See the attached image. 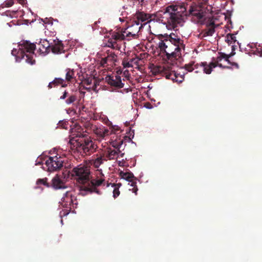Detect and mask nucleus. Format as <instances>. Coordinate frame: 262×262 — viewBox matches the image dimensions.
<instances>
[{
  "label": "nucleus",
  "mask_w": 262,
  "mask_h": 262,
  "mask_svg": "<svg viewBox=\"0 0 262 262\" xmlns=\"http://www.w3.org/2000/svg\"><path fill=\"white\" fill-rule=\"evenodd\" d=\"M77 99V97L74 94L70 95L68 99L66 100V103L67 104H70L74 103Z\"/></svg>",
  "instance_id": "obj_31"
},
{
  "label": "nucleus",
  "mask_w": 262,
  "mask_h": 262,
  "mask_svg": "<svg viewBox=\"0 0 262 262\" xmlns=\"http://www.w3.org/2000/svg\"><path fill=\"white\" fill-rule=\"evenodd\" d=\"M231 13H232L231 11H230L229 10L227 11L226 13H225V19H229L230 22H231L230 17L231 16Z\"/></svg>",
  "instance_id": "obj_38"
},
{
  "label": "nucleus",
  "mask_w": 262,
  "mask_h": 262,
  "mask_svg": "<svg viewBox=\"0 0 262 262\" xmlns=\"http://www.w3.org/2000/svg\"><path fill=\"white\" fill-rule=\"evenodd\" d=\"M163 76H165L167 79H170L173 82L181 83L184 79V74H180L174 70H172L169 67H163L159 70Z\"/></svg>",
  "instance_id": "obj_7"
},
{
  "label": "nucleus",
  "mask_w": 262,
  "mask_h": 262,
  "mask_svg": "<svg viewBox=\"0 0 262 262\" xmlns=\"http://www.w3.org/2000/svg\"><path fill=\"white\" fill-rule=\"evenodd\" d=\"M120 143L119 146H121V144L123 143V141H122H122H121L120 142V143Z\"/></svg>",
  "instance_id": "obj_49"
},
{
  "label": "nucleus",
  "mask_w": 262,
  "mask_h": 262,
  "mask_svg": "<svg viewBox=\"0 0 262 262\" xmlns=\"http://www.w3.org/2000/svg\"><path fill=\"white\" fill-rule=\"evenodd\" d=\"M118 130H119V128L118 126H117L116 127H113L112 132H113L114 133H116V132Z\"/></svg>",
  "instance_id": "obj_45"
},
{
  "label": "nucleus",
  "mask_w": 262,
  "mask_h": 262,
  "mask_svg": "<svg viewBox=\"0 0 262 262\" xmlns=\"http://www.w3.org/2000/svg\"><path fill=\"white\" fill-rule=\"evenodd\" d=\"M61 84L62 87L65 88V87L67 86V84L64 83V82L62 84Z\"/></svg>",
  "instance_id": "obj_47"
},
{
  "label": "nucleus",
  "mask_w": 262,
  "mask_h": 262,
  "mask_svg": "<svg viewBox=\"0 0 262 262\" xmlns=\"http://www.w3.org/2000/svg\"><path fill=\"white\" fill-rule=\"evenodd\" d=\"M37 185L42 184L47 187H50V183L48 182V179L47 178L43 179H39L36 181Z\"/></svg>",
  "instance_id": "obj_30"
},
{
  "label": "nucleus",
  "mask_w": 262,
  "mask_h": 262,
  "mask_svg": "<svg viewBox=\"0 0 262 262\" xmlns=\"http://www.w3.org/2000/svg\"><path fill=\"white\" fill-rule=\"evenodd\" d=\"M76 129L72 132L73 137L70 142L82 156H90L98 148L97 144L83 132L76 131Z\"/></svg>",
  "instance_id": "obj_3"
},
{
  "label": "nucleus",
  "mask_w": 262,
  "mask_h": 262,
  "mask_svg": "<svg viewBox=\"0 0 262 262\" xmlns=\"http://www.w3.org/2000/svg\"><path fill=\"white\" fill-rule=\"evenodd\" d=\"M105 82L112 86L121 89L124 86V83L122 82L121 78L118 75H108L105 77Z\"/></svg>",
  "instance_id": "obj_13"
},
{
  "label": "nucleus",
  "mask_w": 262,
  "mask_h": 262,
  "mask_svg": "<svg viewBox=\"0 0 262 262\" xmlns=\"http://www.w3.org/2000/svg\"><path fill=\"white\" fill-rule=\"evenodd\" d=\"M50 187L55 190L65 189L67 188L64 181L62 180L58 174H56L52 178L50 184Z\"/></svg>",
  "instance_id": "obj_15"
},
{
  "label": "nucleus",
  "mask_w": 262,
  "mask_h": 262,
  "mask_svg": "<svg viewBox=\"0 0 262 262\" xmlns=\"http://www.w3.org/2000/svg\"><path fill=\"white\" fill-rule=\"evenodd\" d=\"M137 180V179L135 177H134L133 179H130V180L128 181V184L130 185V186L133 187V188L132 189L133 192L135 193L136 194H137V191L138 190V187L136 185Z\"/></svg>",
  "instance_id": "obj_26"
},
{
  "label": "nucleus",
  "mask_w": 262,
  "mask_h": 262,
  "mask_svg": "<svg viewBox=\"0 0 262 262\" xmlns=\"http://www.w3.org/2000/svg\"><path fill=\"white\" fill-rule=\"evenodd\" d=\"M119 176L121 178L125 179L127 181H128L130 179H133V178L134 177L133 173H132L131 172H124L123 171H121L119 172Z\"/></svg>",
  "instance_id": "obj_25"
},
{
  "label": "nucleus",
  "mask_w": 262,
  "mask_h": 262,
  "mask_svg": "<svg viewBox=\"0 0 262 262\" xmlns=\"http://www.w3.org/2000/svg\"><path fill=\"white\" fill-rule=\"evenodd\" d=\"M201 65V63L200 64H199L198 63H195L194 62V65H193V68H194V70L195 69H198L200 67Z\"/></svg>",
  "instance_id": "obj_44"
},
{
  "label": "nucleus",
  "mask_w": 262,
  "mask_h": 262,
  "mask_svg": "<svg viewBox=\"0 0 262 262\" xmlns=\"http://www.w3.org/2000/svg\"><path fill=\"white\" fill-rule=\"evenodd\" d=\"M140 60V59H138V58H132L131 59H130V62L132 63V64L133 63H134L135 64H136V65H138V61Z\"/></svg>",
  "instance_id": "obj_40"
},
{
  "label": "nucleus",
  "mask_w": 262,
  "mask_h": 262,
  "mask_svg": "<svg viewBox=\"0 0 262 262\" xmlns=\"http://www.w3.org/2000/svg\"><path fill=\"white\" fill-rule=\"evenodd\" d=\"M214 32V23L211 19L207 24V28L203 31L204 36H211Z\"/></svg>",
  "instance_id": "obj_21"
},
{
  "label": "nucleus",
  "mask_w": 262,
  "mask_h": 262,
  "mask_svg": "<svg viewBox=\"0 0 262 262\" xmlns=\"http://www.w3.org/2000/svg\"><path fill=\"white\" fill-rule=\"evenodd\" d=\"M14 4V2L13 1V0H11L9 2H7L5 4V6L7 7H11Z\"/></svg>",
  "instance_id": "obj_41"
},
{
  "label": "nucleus",
  "mask_w": 262,
  "mask_h": 262,
  "mask_svg": "<svg viewBox=\"0 0 262 262\" xmlns=\"http://www.w3.org/2000/svg\"><path fill=\"white\" fill-rule=\"evenodd\" d=\"M194 63V61H191L188 64H186L184 66L185 69L188 72H192L194 70V68H193V65Z\"/></svg>",
  "instance_id": "obj_32"
},
{
  "label": "nucleus",
  "mask_w": 262,
  "mask_h": 262,
  "mask_svg": "<svg viewBox=\"0 0 262 262\" xmlns=\"http://www.w3.org/2000/svg\"><path fill=\"white\" fill-rule=\"evenodd\" d=\"M187 7V4L182 3L176 5H170L166 8V10L177 15L180 14L184 19L185 17L188 16Z\"/></svg>",
  "instance_id": "obj_10"
},
{
  "label": "nucleus",
  "mask_w": 262,
  "mask_h": 262,
  "mask_svg": "<svg viewBox=\"0 0 262 262\" xmlns=\"http://www.w3.org/2000/svg\"><path fill=\"white\" fill-rule=\"evenodd\" d=\"M106 46L108 47H110L113 49H116L118 50L120 48V47L118 45V43L116 42H115V41H113V40H111L110 39L108 40V42Z\"/></svg>",
  "instance_id": "obj_29"
},
{
  "label": "nucleus",
  "mask_w": 262,
  "mask_h": 262,
  "mask_svg": "<svg viewBox=\"0 0 262 262\" xmlns=\"http://www.w3.org/2000/svg\"><path fill=\"white\" fill-rule=\"evenodd\" d=\"M109 62L107 60H106V58L105 57L102 58L100 61V64L103 67H106L108 64L107 63Z\"/></svg>",
  "instance_id": "obj_36"
},
{
  "label": "nucleus",
  "mask_w": 262,
  "mask_h": 262,
  "mask_svg": "<svg viewBox=\"0 0 262 262\" xmlns=\"http://www.w3.org/2000/svg\"><path fill=\"white\" fill-rule=\"evenodd\" d=\"M45 164L48 170L52 172L60 169L63 166V161L60 157H50L46 161Z\"/></svg>",
  "instance_id": "obj_9"
},
{
  "label": "nucleus",
  "mask_w": 262,
  "mask_h": 262,
  "mask_svg": "<svg viewBox=\"0 0 262 262\" xmlns=\"http://www.w3.org/2000/svg\"><path fill=\"white\" fill-rule=\"evenodd\" d=\"M48 88L49 89H52L53 87H54V84H53V81L50 82L48 84Z\"/></svg>",
  "instance_id": "obj_46"
},
{
  "label": "nucleus",
  "mask_w": 262,
  "mask_h": 262,
  "mask_svg": "<svg viewBox=\"0 0 262 262\" xmlns=\"http://www.w3.org/2000/svg\"><path fill=\"white\" fill-rule=\"evenodd\" d=\"M7 16H10L11 17H13V15H14L16 13L15 11H13L12 12H10V11H6V12Z\"/></svg>",
  "instance_id": "obj_42"
},
{
  "label": "nucleus",
  "mask_w": 262,
  "mask_h": 262,
  "mask_svg": "<svg viewBox=\"0 0 262 262\" xmlns=\"http://www.w3.org/2000/svg\"><path fill=\"white\" fill-rule=\"evenodd\" d=\"M116 148H118L117 150L111 148L103 150V153L106 158V161L108 160L117 159L119 157V154L120 153V151L119 150L120 147L118 146Z\"/></svg>",
  "instance_id": "obj_16"
},
{
  "label": "nucleus",
  "mask_w": 262,
  "mask_h": 262,
  "mask_svg": "<svg viewBox=\"0 0 262 262\" xmlns=\"http://www.w3.org/2000/svg\"><path fill=\"white\" fill-rule=\"evenodd\" d=\"M60 203L63 207L71 209L72 208H74L75 205L77 204V202L75 196L72 195L71 192L67 191L64 194Z\"/></svg>",
  "instance_id": "obj_11"
},
{
  "label": "nucleus",
  "mask_w": 262,
  "mask_h": 262,
  "mask_svg": "<svg viewBox=\"0 0 262 262\" xmlns=\"http://www.w3.org/2000/svg\"><path fill=\"white\" fill-rule=\"evenodd\" d=\"M237 40L235 34L230 33L227 34L226 37V41L229 45L234 43Z\"/></svg>",
  "instance_id": "obj_28"
},
{
  "label": "nucleus",
  "mask_w": 262,
  "mask_h": 262,
  "mask_svg": "<svg viewBox=\"0 0 262 262\" xmlns=\"http://www.w3.org/2000/svg\"><path fill=\"white\" fill-rule=\"evenodd\" d=\"M88 127H90L93 132L100 139H103L109 135V130L102 125L98 127L89 123Z\"/></svg>",
  "instance_id": "obj_12"
},
{
  "label": "nucleus",
  "mask_w": 262,
  "mask_h": 262,
  "mask_svg": "<svg viewBox=\"0 0 262 262\" xmlns=\"http://www.w3.org/2000/svg\"><path fill=\"white\" fill-rule=\"evenodd\" d=\"M58 125L62 128L67 129L68 126L69 125V122L66 120H62L59 122Z\"/></svg>",
  "instance_id": "obj_33"
},
{
  "label": "nucleus",
  "mask_w": 262,
  "mask_h": 262,
  "mask_svg": "<svg viewBox=\"0 0 262 262\" xmlns=\"http://www.w3.org/2000/svg\"><path fill=\"white\" fill-rule=\"evenodd\" d=\"M110 39L117 42V41H121L125 39V34H123V32L121 33L114 32Z\"/></svg>",
  "instance_id": "obj_23"
},
{
  "label": "nucleus",
  "mask_w": 262,
  "mask_h": 262,
  "mask_svg": "<svg viewBox=\"0 0 262 262\" xmlns=\"http://www.w3.org/2000/svg\"><path fill=\"white\" fill-rule=\"evenodd\" d=\"M158 46L161 52L165 53L168 60H173L181 55L184 44L180 36L171 33L169 35H161Z\"/></svg>",
  "instance_id": "obj_2"
},
{
  "label": "nucleus",
  "mask_w": 262,
  "mask_h": 262,
  "mask_svg": "<svg viewBox=\"0 0 262 262\" xmlns=\"http://www.w3.org/2000/svg\"><path fill=\"white\" fill-rule=\"evenodd\" d=\"M104 161H106V160L103 153V150L100 149L96 154H95L93 156L91 163L95 168H99Z\"/></svg>",
  "instance_id": "obj_14"
},
{
  "label": "nucleus",
  "mask_w": 262,
  "mask_h": 262,
  "mask_svg": "<svg viewBox=\"0 0 262 262\" xmlns=\"http://www.w3.org/2000/svg\"><path fill=\"white\" fill-rule=\"evenodd\" d=\"M69 176L81 184V190L90 193L96 192L99 194L97 187L104 182L102 179H92L90 169L85 165H80L69 172Z\"/></svg>",
  "instance_id": "obj_1"
},
{
  "label": "nucleus",
  "mask_w": 262,
  "mask_h": 262,
  "mask_svg": "<svg viewBox=\"0 0 262 262\" xmlns=\"http://www.w3.org/2000/svg\"><path fill=\"white\" fill-rule=\"evenodd\" d=\"M66 81L69 83H73L76 81L74 69L68 68L66 70Z\"/></svg>",
  "instance_id": "obj_22"
},
{
  "label": "nucleus",
  "mask_w": 262,
  "mask_h": 262,
  "mask_svg": "<svg viewBox=\"0 0 262 262\" xmlns=\"http://www.w3.org/2000/svg\"><path fill=\"white\" fill-rule=\"evenodd\" d=\"M124 155V153H121L120 155H119V156H120L121 157H123Z\"/></svg>",
  "instance_id": "obj_48"
},
{
  "label": "nucleus",
  "mask_w": 262,
  "mask_h": 262,
  "mask_svg": "<svg viewBox=\"0 0 262 262\" xmlns=\"http://www.w3.org/2000/svg\"><path fill=\"white\" fill-rule=\"evenodd\" d=\"M136 18L137 20H135V22L136 23L135 27H139V21L144 22L146 21H148L149 19L151 18V15L149 14L145 13L144 12L138 11L135 14Z\"/></svg>",
  "instance_id": "obj_18"
},
{
  "label": "nucleus",
  "mask_w": 262,
  "mask_h": 262,
  "mask_svg": "<svg viewBox=\"0 0 262 262\" xmlns=\"http://www.w3.org/2000/svg\"><path fill=\"white\" fill-rule=\"evenodd\" d=\"M120 194V191L118 188H114L113 190V196L114 198H116Z\"/></svg>",
  "instance_id": "obj_37"
},
{
  "label": "nucleus",
  "mask_w": 262,
  "mask_h": 262,
  "mask_svg": "<svg viewBox=\"0 0 262 262\" xmlns=\"http://www.w3.org/2000/svg\"><path fill=\"white\" fill-rule=\"evenodd\" d=\"M54 54H59L64 52L63 45L61 41H54V44L50 45V51Z\"/></svg>",
  "instance_id": "obj_19"
},
{
  "label": "nucleus",
  "mask_w": 262,
  "mask_h": 262,
  "mask_svg": "<svg viewBox=\"0 0 262 262\" xmlns=\"http://www.w3.org/2000/svg\"><path fill=\"white\" fill-rule=\"evenodd\" d=\"M19 46L20 47L19 50L17 51V49H13L11 54L13 56H16L18 54V57L25 59L27 62L33 64L35 62V59H33L35 45L28 41H23Z\"/></svg>",
  "instance_id": "obj_4"
},
{
  "label": "nucleus",
  "mask_w": 262,
  "mask_h": 262,
  "mask_svg": "<svg viewBox=\"0 0 262 262\" xmlns=\"http://www.w3.org/2000/svg\"><path fill=\"white\" fill-rule=\"evenodd\" d=\"M68 54H67V55H66V57H68Z\"/></svg>",
  "instance_id": "obj_50"
},
{
  "label": "nucleus",
  "mask_w": 262,
  "mask_h": 262,
  "mask_svg": "<svg viewBox=\"0 0 262 262\" xmlns=\"http://www.w3.org/2000/svg\"><path fill=\"white\" fill-rule=\"evenodd\" d=\"M70 95L69 92L67 91H65L62 95L60 97V99H61V100H64L67 97H68V96Z\"/></svg>",
  "instance_id": "obj_39"
},
{
  "label": "nucleus",
  "mask_w": 262,
  "mask_h": 262,
  "mask_svg": "<svg viewBox=\"0 0 262 262\" xmlns=\"http://www.w3.org/2000/svg\"><path fill=\"white\" fill-rule=\"evenodd\" d=\"M142 27V25L136 27L135 25H133L130 27L126 29H125L122 31L123 34H125V38L132 36L135 38L137 36V34L139 31L140 29Z\"/></svg>",
  "instance_id": "obj_17"
},
{
  "label": "nucleus",
  "mask_w": 262,
  "mask_h": 262,
  "mask_svg": "<svg viewBox=\"0 0 262 262\" xmlns=\"http://www.w3.org/2000/svg\"><path fill=\"white\" fill-rule=\"evenodd\" d=\"M64 80L61 78H55L52 81L54 84V86L55 87L62 84L64 82Z\"/></svg>",
  "instance_id": "obj_34"
},
{
  "label": "nucleus",
  "mask_w": 262,
  "mask_h": 262,
  "mask_svg": "<svg viewBox=\"0 0 262 262\" xmlns=\"http://www.w3.org/2000/svg\"><path fill=\"white\" fill-rule=\"evenodd\" d=\"M106 54L107 56L105 57L111 64L116 61L117 56L114 52L108 50L106 51Z\"/></svg>",
  "instance_id": "obj_24"
},
{
  "label": "nucleus",
  "mask_w": 262,
  "mask_h": 262,
  "mask_svg": "<svg viewBox=\"0 0 262 262\" xmlns=\"http://www.w3.org/2000/svg\"><path fill=\"white\" fill-rule=\"evenodd\" d=\"M127 2L132 7L139 5L142 6L145 4V0H127Z\"/></svg>",
  "instance_id": "obj_27"
},
{
  "label": "nucleus",
  "mask_w": 262,
  "mask_h": 262,
  "mask_svg": "<svg viewBox=\"0 0 262 262\" xmlns=\"http://www.w3.org/2000/svg\"><path fill=\"white\" fill-rule=\"evenodd\" d=\"M220 55L218 56L214 61L210 62L209 64L207 62H201L200 68L203 70L206 74H209L211 73L213 68L217 66L223 68L229 69V65L235 66L236 68L238 67V65L236 63H231L229 58L230 55H227L225 53H220Z\"/></svg>",
  "instance_id": "obj_5"
},
{
  "label": "nucleus",
  "mask_w": 262,
  "mask_h": 262,
  "mask_svg": "<svg viewBox=\"0 0 262 262\" xmlns=\"http://www.w3.org/2000/svg\"><path fill=\"white\" fill-rule=\"evenodd\" d=\"M50 45L46 39L41 40L38 44V51L40 54H46L50 52Z\"/></svg>",
  "instance_id": "obj_20"
},
{
  "label": "nucleus",
  "mask_w": 262,
  "mask_h": 262,
  "mask_svg": "<svg viewBox=\"0 0 262 262\" xmlns=\"http://www.w3.org/2000/svg\"><path fill=\"white\" fill-rule=\"evenodd\" d=\"M122 185L121 183H119L117 184H113V186L115 187V188H119Z\"/></svg>",
  "instance_id": "obj_43"
},
{
  "label": "nucleus",
  "mask_w": 262,
  "mask_h": 262,
  "mask_svg": "<svg viewBox=\"0 0 262 262\" xmlns=\"http://www.w3.org/2000/svg\"><path fill=\"white\" fill-rule=\"evenodd\" d=\"M122 65L124 68H130L133 67V65L130 62V61H128V59H124L122 61Z\"/></svg>",
  "instance_id": "obj_35"
},
{
  "label": "nucleus",
  "mask_w": 262,
  "mask_h": 262,
  "mask_svg": "<svg viewBox=\"0 0 262 262\" xmlns=\"http://www.w3.org/2000/svg\"><path fill=\"white\" fill-rule=\"evenodd\" d=\"M206 14V8L201 5L190 6L188 10V16H194L199 20L205 19Z\"/></svg>",
  "instance_id": "obj_8"
},
{
  "label": "nucleus",
  "mask_w": 262,
  "mask_h": 262,
  "mask_svg": "<svg viewBox=\"0 0 262 262\" xmlns=\"http://www.w3.org/2000/svg\"><path fill=\"white\" fill-rule=\"evenodd\" d=\"M162 21L168 29H174L179 26H181L184 21V19L180 14L177 15L174 13L167 11L166 9Z\"/></svg>",
  "instance_id": "obj_6"
}]
</instances>
